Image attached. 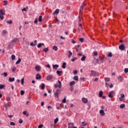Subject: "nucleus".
Masks as SVG:
<instances>
[{
    "mask_svg": "<svg viewBox=\"0 0 128 128\" xmlns=\"http://www.w3.org/2000/svg\"><path fill=\"white\" fill-rule=\"evenodd\" d=\"M100 114L101 116H104L106 114H104V110H100Z\"/></svg>",
    "mask_w": 128,
    "mask_h": 128,
    "instance_id": "39448f33",
    "label": "nucleus"
},
{
    "mask_svg": "<svg viewBox=\"0 0 128 128\" xmlns=\"http://www.w3.org/2000/svg\"><path fill=\"white\" fill-rule=\"evenodd\" d=\"M46 86V85L44 84H42L40 87L41 88L42 90H44V87Z\"/></svg>",
    "mask_w": 128,
    "mask_h": 128,
    "instance_id": "f3484780",
    "label": "nucleus"
},
{
    "mask_svg": "<svg viewBox=\"0 0 128 128\" xmlns=\"http://www.w3.org/2000/svg\"><path fill=\"white\" fill-rule=\"evenodd\" d=\"M98 78H95L94 80V82H98Z\"/></svg>",
    "mask_w": 128,
    "mask_h": 128,
    "instance_id": "774afa93",
    "label": "nucleus"
},
{
    "mask_svg": "<svg viewBox=\"0 0 128 128\" xmlns=\"http://www.w3.org/2000/svg\"><path fill=\"white\" fill-rule=\"evenodd\" d=\"M6 24H12V20H10V21L7 20L6 22Z\"/></svg>",
    "mask_w": 128,
    "mask_h": 128,
    "instance_id": "c756f323",
    "label": "nucleus"
},
{
    "mask_svg": "<svg viewBox=\"0 0 128 128\" xmlns=\"http://www.w3.org/2000/svg\"><path fill=\"white\" fill-rule=\"evenodd\" d=\"M20 62H22V59H20V58H19L18 60L16 62V64H20Z\"/></svg>",
    "mask_w": 128,
    "mask_h": 128,
    "instance_id": "5701e85b",
    "label": "nucleus"
},
{
    "mask_svg": "<svg viewBox=\"0 0 128 128\" xmlns=\"http://www.w3.org/2000/svg\"><path fill=\"white\" fill-rule=\"evenodd\" d=\"M26 112V111H24L22 112V114H24V116H28V114H27Z\"/></svg>",
    "mask_w": 128,
    "mask_h": 128,
    "instance_id": "c85d7f7f",
    "label": "nucleus"
},
{
    "mask_svg": "<svg viewBox=\"0 0 128 128\" xmlns=\"http://www.w3.org/2000/svg\"><path fill=\"white\" fill-rule=\"evenodd\" d=\"M38 22H42V16H39Z\"/></svg>",
    "mask_w": 128,
    "mask_h": 128,
    "instance_id": "a878e982",
    "label": "nucleus"
},
{
    "mask_svg": "<svg viewBox=\"0 0 128 128\" xmlns=\"http://www.w3.org/2000/svg\"><path fill=\"white\" fill-rule=\"evenodd\" d=\"M3 2H4V6H6V4H8V1L6 0L3 1Z\"/></svg>",
    "mask_w": 128,
    "mask_h": 128,
    "instance_id": "5fc2aeb1",
    "label": "nucleus"
},
{
    "mask_svg": "<svg viewBox=\"0 0 128 128\" xmlns=\"http://www.w3.org/2000/svg\"><path fill=\"white\" fill-rule=\"evenodd\" d=\"M2 76H8V73L4 72L2 74Z\"/></svg>",
    "mask_w": 128,
    "mask_h": 128,
    "instance_id": "79ce46f5",
    "label": "nucleus"
},
{
    "mask_svg": "<svg viewBox=\"0 0 128 128\" xmlns=\"http://www.w3.org/2000/svg\"><path fill=\"white\" fill-rule=\"evenodd\" d=\"M18 122H19V124H22L23 122L22 120H20Z\"/></svg>",
    "mask_w": 128,
    "mask_h": 128,
    "instance_id": "e2e57ef3",
    "label": "nucleus"
},
{
    "mask_svg": "<svg viewBox=\"0 0 128 128\" xmlns=\"http://www.w3.org/2000/svg\"><path fill=\"white\" fill-rule=\"evenodd\" d=\"M120 97L124 98V94H120Z\"/></svg>",
    "mask_w": 128,
    "mask_h": 128,
    "instance_id": "bf43d9fd",
    "label": "nucleus"
},
{
    "mask_svg": "<svg viewBox=\"0 0 128 128\" xmlns=\"http://www.w3.org/2000/svg\"><path fill=\"white\" fill-rule=\"evenodd\" d=\"M42 46H44V43H40V44H38L37 48H42Z\"/></svg>",
    "mask_w": 128,
    "mask_h": 128,
    "instance_id": "9b49d317",
    "label": "nucleus"
},
{
    "mask_svg": "<svg viewBox=\"0 0 128 128\" xmlns=\"http://www.w3.org/2000/svg\"><path fill=\"white\" fill-rule=\"evenodd\" d=\"M8 80L10 82H14V78H10Z\"/></svg>",
    "mask_w": 128,
    "mask_h": 128,
    "instance_id": "dca6fc26",
    "label": "nucleus"
},
{
    "mask_svg": "<svg viewBox=\"0 0 128 128\" xmlns=\"http://www.w3.org/2000/svg\"><path fill=\"white\" fill-rule=\"evenodd\" d=\"M60 90H56V93H54V96L55 98H58V92Z\"/></svg>",
    "mask_w": 128,
    "mask_h": 128,
    "instance_id": "1a4fd4ad",
    "label": "nucleus"
},
{
    "mask_svg": "<svg viewBox=\"0 0 128 128\" xmlns=\"http://www.w3.org/2000/svg\"><path fill=\"white\" fill-rule=\"evenodd\" d=\"M86 57L85 56L83 55V56H82V57L81 58V60H82V62L84 61V60H86Z\"/></svg>",
    "mask_w": 128,
    "mask_h": 128,
    "instance_id": "393cba45",
    "label": "nucleus"
},
{
    "mask_svg": "<svg viewBox=\"0 0 128 128\" xmlns=\"http://www.w3.org/2000/svg\"><path fill=\"white\" fill-rule=\"evenodd\" d=\"M12 42H18V38H15L14 40H12Z\"/></svg>",
    "mask_w": 128,
    "mask_h": 128,
    "instance_id": "412c9836",
    "label": "nucleus"
},
{
    "mask_svg": "<svg viewBox=\"0 0 128 128\" xmlns=\"http://www.w3.org/2000/svg\"><path fill=\"white\" fill-rule=\"evenodd\" d=\"M20 94H21V96H24V90H21Z\"/></svg>",
    "mask_w": 128,
    "mask_h": 128,
    "instance_id": "864d4df0",
    "label": "nucleus"
},
{
    "mask_svg": "<svg viewBox=\"0 0 128 128\" xmlns=\"http://www.w3.org/2000/svg\"><path fill=\"white\" fill-rule=\"evenodd\" d=\"M99 60H100V62H102V64H103V62H104V58H102V57H100V58H99Z\"/></svg>",
    "mask_w": 128,
    "mask_h": 128,
    "instance_id": "c9c22d12",
    "label": "nucleus"
},
{
    "mask_svg": "<svg viewBox=\"0 0 128 128\" xmlns=\"http://www.w3.org/2000/svg\"><path fill=\"white\" fill-rule=\"evenodd\" d=\"M66 98H64L62 100V102L63 104H66Z\"/></svg>",
    "mask_w": 128,
    "mask_h": 128,
    "instance_id": "49530a36",
    "label": "nucleus"
},
{
    "mask_svg": "<svg viewBox=\"0 0 128 128\" xmlns=\"http://www.w3.org/2000/svg\"><path fill=\"white\" fill-rule=\"evenodd\" d=\"M126 106V105L124 104H122L120 105V108H124Z\"/></svg>",
    "mask_w": 128,
    "mask_h": 128,
    "instance_id": "e433bc0d",
    "label": "nucleus"
},
{
    "mask_svg": "<svg viewBox=\"0 0 128 128\" xmlns=\"http://www.w3.org/2000/svg\"><path fill=\"white\" fill-rule=\"evenodd\" d=\"M40 68H42L40 66H35V70H36V72H40Z\"/></svg>",
    "mask_w": 128,
    "mask_h": 128,
    "instance_id": "423d86ee",
    "label": "nucleus"
},
{
    "mask_svg": "<svg viewBox=\"0 0 128 128\" xmlns=\"http://www.w3.org/2000/svg\"><path fill=\"white\" fill-rule=\"evenodd\" d=\"M62 71H60V70L56 71V74L58 75L59 76H62V74H62Z\"/></svg>",
    "mask_w": 128,
    "mask_h": 128,
    "instance_id": "4468645a",
    "label": "nucleus"
},
{
    "mask_svg": "<svg viewBox=\"0 0 128 128\" xmlns=\"http://www.w3.org/2000/svg\"><path fill=\"white\" fill-rule=\"evenodd\" d=\"M58 82L59 84L58 85V84H55L54 86L55 88H62V82H60V80H58Z\"/></svg>",
    "mask_w": 128,
    "mask_h": 128,
    "instance_id": "f03ea898",
    "label": "nucleus"
},
{
    "mask_svg": "<svg viewBox=\"0 0 128 128\" xmlns=\"http://www.w3.org/2000/svg\"><path fill=\"white\" fill-rule=\"evenodd\" d=\"M52 50H55V52H56V50H58V46H54L52 47Z\"/></svg>",
    "mask_w": 128,
    "mask_h": 128,
    "instance_id": "a211bd4d",
    "label": "nucleus"
},
{
    "mask_svg": "<svg viewBox=\"0 0 128 128\" xmlns=\"http://www.w3.org/2000/svg\"><path fill=\"white\" fill-rule=\"evenodd\" d=\"M74 74H78V71L76 70H74L73 72Z\"/></svg>",
    "mask_w": 128,
    "mask_h": 128,
    "instance_id": "13d9d810",
    "label": "nucleus"
},
{
    "mask_svg": "<svg viewBox=\"0 0 128 128\" xmlns=\"http://www.w3.org/2000/svg\"><path fill=\"white\" fill-rule=\"evenodd\" d=\"M118 78L120 82H122V80H124V78H122V76H118Z\"/></svg>",
    "mask_w": 128,
    "mask_h": 128,
    "instance_id": "6e6552de",
    "label": "nucleus"
},
{
    "mask_svg": "<svg viewBox=\"0 0 128 128\" xmlns=\"http://www.w3.org/2000/svg\"><path fill=\"white\" fill-rule=\"evenodd\" d=\"M124 72H126V74H128V68H126L124 70Z\"/></svg>",
    "mask_w": 128,
    "mask_h": 128,
    "instance_id": "603ef678",
    "label": "nucleus"
},
{
    "mask_svg": "<svg viewBox=\"0 0 128 128\" xmlns=\"http://www.w3.org/2000/svg\"><path fill=\"white\" fill-rule=\"evenodd\" d=\"M60 12V10L56 9L55 12H54V14H58Z\"/></svg>",
    "mask_w": 128,
    "mask_h": 128,
    "instance_id": "6ab92c4d",
    "label": "nucleus"
},
{
    "mask_svg": "<svg viewBox=\"0 0 128 128\" xmlns=\"http://www.w3.org/2000/svg\"><path fill=\"white\" fill-rule=\"evenodd\" d=\"M10 125H11V126H16V124H14V122H10Z\"/></svg>",
    "mask_w": 128,
    "mask_h": 128,
    "instance_id": "09e8293b",
    "label": "nucleus"
},
{
    "mask_svg": "<svg viewBox=\"0 0 128 128\" xmlns=\"http://www.w3.org/2000/svg\"><path fill=\"white\" fill-rule=\"evenodd\" d=\"M4 86H6L5 85L0 84V90H2V88H4Z\"/></svg>",
    "mask_w": 128,
    "mask_h": 128,
    "instance_id": "473e14b6",
    "label": "nucleus"
},
{
    "mask_svg": "<svg viewBox=\"0 0 128 128\" xmlns=\"http://www.w3.org/2000/svg\"><path fill=\"white\" fill-rule=\"evenodd\" d=\"M36 44H34V42H32L30 44V46H36Z\"/></svg>",
    "mask_w": 128,
    "mask_h": 128,
    "instance_id": "37998d69",
    "label": "nucleus"
},
{
    "mask_svg": "<svg viewBox=\"0 0 128 128\" xmlns=\"http://www.w3.org/2000/svg\"><path fill=\"white\" fill-rule=\"evenodd\" d=\"M74 80H76L77 82H78V76H74Z\"/></svg>",
    "mask_w": 128,
    "mask_h": 128,
    "instance_id": "b1692460",
    "label": "nucleus"
},
{
    "mask_svg": "<svg viewBox=\"0 0 128 128\" xmlns=\"http://www.w3.org/2000/svg\"><path fill=\"white\" fill-rule=\"evenodd\" d=\"M34 23H35V24H38V18H36V19L34 20Z\"/></svg>",
    "mask_w": 128,
    "mask_h": 128,
    "instance_id": "0e129e2a",
    "label": "nucleus"
},
{
    "mask_svg": "<svg viewBox=\"0 0 128 128\" xmlns=\"http://www.w3.org/2000/svg\"><path fill=\"white\" fill-rule=\"evenodd\" d=\"M119 100H120V102H122V100H124V98H122L121 96L119 98Z\"/></svg>",
    "mask_w": 128,
    "mask_h": 128,
    "instance_id": "4d7b16f0",
    "label": "nucleus"
},
{
    "mask_svg": "<svg viewBox=\"0 0 128 128\" xmlns=\"http://www.w3.org/2000/svg\"><path fill=\"white\" fill-rule=\"evenodd\" d=\"M42 126H44L42 124H40L38 126V128H42Z\"/></svg>",
    "mask_w": 128,
    "mask_h": 128,
    "instance_id": "680f3d73",
    "label": "nucleus"
},
{
    "mask_svg": "<svg viewBox=\"0 0 128 128\" xmlns=\"http://www.w3.org/2000/svg\"><path fill=\"white\" fill-rule=\"evenodd\" d=\"M68 54H69V55L70 56H72V52H70V50H69L68 52Z\"/></svg>",
    "mask_w": 128,
    "mask_h": 128,
    "instance_id": "052dcab7",
    "label": "nucleus"
},
{
    "mask_svg": "<svg viewBox=\"0 0 128 128\" xmlns=\"http://www.w3.org/2000/svg\"><path fill=\"white\" fill-rule=\"evenodd\" d=\"M125 48L126 47L124 46V45L123 44H122L119 46V50H124Z\"/></svg>",
    "mask_w": 128,
    "mask_h": 128,
    "instance_id": "7ed1b4c3",
    "label": "nucleus"
},
{
    "mask_svg": "<svg viewBox=\"0 0 128 128\" xmlns=\"http://www.w3.org/2000/svg\"><path fill=\"white\" fill-rule=\"evenodd\" d=\"M58 64H55V65H52V68H54V70H58Z\"/></svg>",
    "mask_w": 128,
    "mask_h": 128,
    "instance_id": "ddd939ff",
    "label": "nucleus"
},
{
    "mask_svg": "<svg viewBox=\"0 0 128 128\" xmlns=\"http://www.w3.org/2000/svg\"><path fill=\"white\" fill-rule=\"evenodd\" d=\"M82 102L84 104H87L88 102V98H82Z\"/></svg>",
    "mask_w": 128,
    "mask_h": 128,
    "instance_id": "0eeeda50",
    "label": "nucleus"
},
{
    "mask_svg": "<svg viewBox=\"0 0 128 128\" xmlns=\"http://www.w3.org/2000/svg\"><path fill=\"white\" fill-rule=\"evenodd\" d=\"M78 60V58L76 57H74V58H72L71 60V61L74 62L75 60Z\"/></svg>",
    "mask_w": 128,
    "mask_h": 128,
    "instance_id": "58836bf2",
    "label": "nucleus"
},
{
    "mask_svg": "<svg viewBox=\"0 0 128 128\" xmlns=\"http://www.w3.org/2000/svg\"><path fill=\"white\" fill-rule=\"evenodd\" d=\"M11 58L12 60H16V56L14 54L12 55Z\"/></svg>",
    "mask_w": 128,
    "mask_h": 128,
    "instance_id": "f704fd0d",
    "label": "nucleus"
},
{
    "mask_svg": "<svg viewBox=\"0 0 128 128\" xmlns=\"http://www.w3.org/2000/svg\"><path fill=\"white\" fill-rule=\"evenodd\" d=\"M93 54H94V56H98V52H94L93 53Z\"/></svg>",
    "mask_w": 128,
    "mask_h": 128,
    "instance_id": "338daca9",
    "label": "nucleus"
},
{
    "mask_svg": "<svg viewBox=\"0 0 128 128\" xmlns=\"http://www.w3.org/2000/svg\"><path fill=\"white\" fill-rule=\"evenodd\" d=\"M22 12H26V8H24L23 9H22Z\"/></svg>",
    "mask_w": 128,
    "mask_h": 128,
    "instance_id": "69168bd1",
    "label": "nucleus"
},
{
    "mask_svg": "<svg viewBox=\"0 0 128 128\" xmlns=\"http://www.w3.org/2000/svg\"><path fill=\"white\" fill-rule=\"evenodd\" d=\"M74 126V124L72 123H70L68 124V128H72Z\"/></svg>",
    "mask_w": 128,
    "mask_h": 128,
    "instance_id": "4c0bfd02",
    "label": "nucleus"
},
{
    "mask_svg": "<svg viewBox=\"0 0 128 128\" xmlns=\"http://www.w3.org/2000/svg\"><path fill=\"white\" fill-rule=\"evenodd\" d=\"M6 100H7V102H10V98L8 96L6 97Z\"/></svg>",
    "mask_w": 128,
    "mask_h": 128,
    "instance_id": "3c124183",
    "label": "nucleus"
},
{
    "mask_svg": "<svg viewBox=\"0 0 128 128\" xmlns=\"http://www.w3.org/2000/svg\"><path fill=\"white\" fill-rule=\"evenodd\" d=\"M104 94V92L102 91H100L99 92V98H102Z\"/></svg>",
    "mask_w": 128,
    "mask_h": 128,
    "instance_id": "4be33fe9",
    "label": "nucleus"
},
{
    "mask_svg": "<svg viewBox=\"0 0 128 128\" xmlns=\"http://www.w3.org/2000/svg\"><path fill=\"white\" fill-rule=\"evenodd\" d=\"M71 40H72V44H74L76 42V40H74V39H72Z\"/></svg>",
    "mask_w": 128,
    "mask_h": 128,
    "instance_id": "8fccbe9b",
    "label": "nucleus"
},
{
    "mask_svg": "<svg viewBox=\"0 0 128 128\" xmlns=\"http://www.w3.org/2000/svg\"><path fill=\"white\" fill-rule=\"evenodd\" d=\"M88 126V123H85L84 122H82L81 126Z\"/></svg>",
    "mask_w": 128,
    "mask_h": 128,
    "instance_id": "cd10ccee",
    "label": "nucleus"
},
{
    "mask_svg": "<svg viewBox=\"0 0 128 128\" xmlns=\"http://www.w3.org/2000/svg\"><path fill=\"white\" fill-rule=\"evenodd\" d=\"M0 14H2V16H4V10H0Z\"/></svg>",
    "mask_w": 128,
    "mask_h": 128,
    "instance_id": "2f4dec72",
    "label": "nucleus"
},
{
    "mask_svg": "<svg viewBox=\"0 0 128 128\" xmlns=\"http://www.w3.org/2000/svg\"><path fill=\"white\" fill-rule=\"evenodd\" d=\"M8 34V32H6V30H4L2 31V34L4 35V34Z\"/></svg>",
    "mask_w": 128,
    "mask_h": 128,
    "instance_id": "a19ab883",
    "label": "nucleus"
},
{
    "mask_svg": "<svg viewBox=\"0 0 128 128\" xmlns=\"http://www.w3.org/2000/svg\"><path fill=\"white\" fill-rule=\"evenodd\" d=\"M104 80H105L106 82H108L110 81V78H104Z\"/></svg>",
    "mask_w": 128,
    "mask_h": 128,
    "instance_id": "aec40b11",
    "label": "nucleus"
},
{
    "mask_svg": "<svg viewBox=\"0 0 128 128\" xmlns=\"http://www.w3.org/2000/svg\"><path fill=\"white\" fill-rule=\"evenodd\" d=\"M21 82H22V86L24 85V78H23L22 79V80H21Z\"/></svg>",
    "mask_w": 128,
    "mask_h": 128,
    "instance_id": "c03bdc74",
    "label": "nucleus"
},
{
    "mask_svg": "<svg viewBox=\"0 0 128 128\" xmlns=\"http://www.w3.org/2000/svg\"><path fill=\"white\" fill-rule=\"evenodd\" d=\"M52 78V75L48 76L46 78L47 80H50Z\"/></svg>",
    "mask_w": 128,
    "mask_h": 128,
    "instance_id": "f8f14e48",
    "label": "nucleus"
},
{
    "mask_svg": "<svg viewBox=\"0 0 128 128\" xmlns=\"http://www.w3.org/2000/svg\"><path fill=\"white\" fill-rule=\"evenodd\" d=\"M74 84H76V82L74 81H72L71 82H70V86H74Z\"/></svg>",
    "mask_w": 128,
    "mask_h": 128,
    "instance_id": "2eb2a0df",
    "label": "nucleus"
},
{
    "mask_svg": "<svg viewBox=\"0 0 128 128\" xmlns=\"http://www.w3.org/2000/svg\"><path fill=\"white\" fill-rule=\"evenodd\" d=\"M85 6H86V5H84V4H83L80 6V9H81V10H84V8Z\"/></svg>",
    "mask_w": 128,
    "mask_h": 128,
    "instance_id": "de8ad7c7",
    "label": "nucleus"
},
{
    "mask_svg": "<svg viewBox=\"0 0 128 128\" xmlns=\"http://www.w3.org/2000/svg\"><path fill=\"white\" fill-rule=\"evenodd\" d=\"M42 76L40 75V74H38L36 76V80H40Z\"/></svg>",
    "mask_w": 128,
    "mask_h": 128,
    "instance_id": "9d476101",
    "label": "nucleus"
},
{
    "mask_svg": "<svg viewBox=\"0 0 128 128\" xmlns=\"http://www.w3.org/2000/svg\"><path fill=\"white\" fill-rule=\"evenodd\" d=\"M58 118H56L54 120V124H58Z\"/></svg>",
    "mask_w": 128,
    "mask_h": 128,
    "instance_id": "7c9ffc66",
    "label": "nucleus"
},
{
    "mask_svg": "<svg viewBox=\"0 0 128 128\" xmlns=\"http://www.w3.org/2000/svg\"><path fill=\"white\" fill-rule=\"evenodd\" d=\"M108 58H112V52H110L108 55Z\"/></svg>",
    "mask_w": 128,
    "mask_h": 128,
    "instance_id": "ea45409f",
    "label": "nucleus"
},
{
    "mask_svg": "<svg viewBox=\"0 0 128 128\" xmlns=\"http://www.w3.org/2000/svg\"><path fill=\"white\" fill-rule=\"evenodd\" d=\"M12 72H16V67H13L12 68Z\"/></svg>",
    "mask_w": 128,
    "mask_h": 128,
    "instance_id": "a18cd8bd",
    "label": "nucleus"
},
{
    "mask_svg": "<svg viewBox=\"0 0 128 128\" xmlns=\"http://www.w3.org/2000/svg\"><path fill=\"white\" fill-rule=\"evenodd\" d=\"M66 62H64L62 65V68H66Z\"/></svg>",
    "mask_w": 128,
    "mask_h": 128,
    "instance_id": "bb28decb",
    "label": "nucleus"
},
{
    "mask_svg": "<svg viewBox=\"0 0 128 128\" xmlns=\"http://www.w3.org/2000/svg\"><path fill=\"white\" fill-rule=\"evenodd\" d=\"M114 94H116V92H114V90L110 92L108 95V98H114Z\"/></svg>",
    "mask_w": 128,
    "mask_h": 128,
    "instance_id": "f257e3e1",
    "label": "nucleus"
},
{
    "mask_svg": "<svg viewBox=\"0 0 128 128\" xmlns=\"http://www.w3.org/2000/svg\"><path fill=\"white\" fill-rule=\"evenodd\" d=\"M96 76V72L94 70H91L90 76Z\"/></svg>",
    "mask_w": 128,
    "mask_h": 128,
    "instance_id": "20e7f679",
    "label": "nucleus"
},
{
    "mask_svg": "<svg viewBox=\"0 0 128 128\" xmlns=\"http://www.w3.org/2000/svg\"><path fill=\"white\" fill-rule=\"evenodd\" d=\"M48 48H46L44 49H43V51L44 52H48Z\"/></svg>",
    "mask_w": 128,
    "mask_h": 128,
    "instance_id": "72a5a7b5",
    "label": "nucleus"
},
{
    "mask_svg": "<svg viewBox=\"0 0 128 128\" xmlns=\"http://www.w3.org/2000/svg\"><path fill=\"white\" fill-rule=\"evenodd\" d=\"M79 40L81 42H84V38H80L79 39Z\"/></svg>",
    "mask_w": 128,
    "mask_h": 128,
    "instance_id": "6e6d98bb",
    "label": "nucleus"
}]
</instances>
